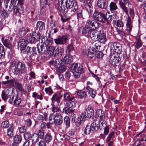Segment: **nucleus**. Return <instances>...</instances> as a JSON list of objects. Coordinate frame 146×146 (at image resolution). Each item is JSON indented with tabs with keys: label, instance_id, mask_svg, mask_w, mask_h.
Returning a JSON list of instances; mask_svg holds the SVG:
<instances>
[{
	"label": "nucleus",
	"instance_id": "obj_36",
	"mask_svg": "<svg viewBox=\"0 0 146 146\" xmlns=\"http://www.w3.org/2000/svg\"><path fill=\"white\" fill-rule=\"evenodd\" d=\"M48 114L46 113H44L43 115H39L37 117L38 119L40 120L41 121H43L44 120L46 121L47 119Z\"/></svg>",
	"mask_w": 146,
	"mask_h": 146
},
{
	"label": "nucleus",
	"instance_id": "obj_50",
	"mask_svg": "<svg viewBox=\"0 0 146 146\" xmlns=\"http://www.w3.org/2000/svg\"><path fill=\"white\" fill-rule=\"evenodd\" d=\"M51 110L52 112H54L53 113H55L61 112L60 111V108L57 106L53 105L51 107Z\"/></svg>",
	"mask_w": 146,
	"mask_h": 146
},
{
	"label": "nucleus",
	"instance_id": "obj_26",
	"mask_svg": "<svg viewBox=\"0 0 146 146\" xmlns=\"http://www.w3.org/2000/svg\"><path fill=\"white\" fill-rule=\"evenodd\" d=\"M96 115L100 117V120L102 121L105 117L104 112L101 109L98 110L96 111Z\"/></svg>",
	"mask_w": 146,
	"mask_h": 146
},
{
	"label": "nucleus",
	"instance_id": "obj_5",
	"mask_svg": "<svg viewBox=\"0 0 146 146\" xmlns=\"http://www.w3.org/2000/svg\"><path fill=\"white\" fill-rule=\"evenodd\" d=\"M71 70L75 77L78 78L80 76L81 73L83 71L84 68L82 65L74 63L71 66Z\"/></svg>",
	"mask_w": 146,
	"mask_h": 146
},
{
	"label": "nucleus",
	"instance_id": "obj_51",
	"mask_svg": "<svg viewBox=\"0 0 146 146\" xmlns=\"http://www.w3.org/2000/svg\"><path fill=\"white\" fill-rule=\"evenodd\" d=\"M31 35L34 37L36 42L38 41L40 39V37L39 35L35 32H33L31 33Z\"/></svg>",
	"mask_w": 146,
	"mask_h": 146
},
{
	"label": "nucleus",
	"instance_id": "obj_60",
	"mask_svg": "<svg viewBox=\"0 0 146 146\" xmlns=\"http://www.w3.org/2000/svg\"><path fill=\"white\" fill-rule=\"evenodd\" d=\"M38 135L39 137L42 139L44 137V133L42 129H40L38 131Z\"/></svg>",
	"mask_w": 146,
	"mask_h": 146
},
{
	"label": "nucleus",
	"instance_id": "obj_24",
	"mask_svg": "<svg viewBox=\"0 0 146 146\" xmlns=\"http://www.w3.org/2000/svg\"><path fill=\"white\" fill-rule=\"evenodd\" d=\"M3 43L4 45L6 47L10 49L12 48V46L10 40L9 39H5L4 40L3 38H2Z\"/></svg>",
	"mask_w": 146,
	"mask_h": 146
},
{
	"label": "nucleus",
	"instance_id": "obj_37",
	"mask_svg": "<svg viewBox=\"0 0 146 146\" xmlns=\"http://www.w3.org/2000/svg\"><path fill=\"white\" fill-rule=\"evenodd\" d=\"M64 97L66 100L70 101L72 100L74 98V97H72L70 93L69 92H64Z\"/></svg>",
	"mask_w": 146,
	"mask_h": 146
},
{
	"label": "nucleus",
	"instance_id": "obj_61",
	"mask_svg": "<svg viewBox=\"0 0 146 146\" xmlns=\"http://www.w3.org/2000/svg\"><path fill=\"white\" fill-rule=\"evenodd\" d=\"M24 138L26 140L29 139L30 140L31 137V134L28 132H25L24 134Z\"/></svg>",
	"mask_w": 146,
	"mask_h": 146
},
{
	"label": "nucleus",
	"instance_id": "obj_40",
	"mask_svg": "<svg viewBox=\"0 0 146 146\" xmlns=\"http://www.w3.org/2000/svg\"><path fill=\"white\" fill-rule=\"evenodd\" d=\"M21 100L19 97L17 96L15 97V98L13 102V105L15 106H18L20 104Z\"/></svg>",
	"mask_w": 146,
	"mask_h": 146
},
{
	"label": "nucleus",
	"instance_id": "obj_10",
	"mask_svg": "<svg viewBox=\"0 0 146 146\" xmlns=\"http://www.w3.org/2000/svg\"><path fill=\"white\" fill-rule=\"evenodd\" d=\"M86 25L94 27L95 29H97L101 27L100 24L92 17L90 18L87 20Z\"/></svg>",
	"mask_w": 146,
	"mask_h": 146
},
{
	"label": "nucleus",
	"instance_id": "obj_2",
	"mask_svg": "<svg viewBox=\"0 0 146 146\" xmlns=\"http://www.w3.org/2000/svg\"><path fill=\"white\" fill-rule=\"evenodd\" d=\"M82 34L88 38L94 39L96 37L97 31L88 25H85L82 29Z\"/></svg>",
	"mask_w": 146,
	"mask_h": 146
},
{
	"label": "nucleus",
	"instance_id": "obj_6",
	"mask_svg": "<svg viewBox=\"0 0 146 146\" xmlns=\"http://www.w3.org/2000/svg\"><path fill=\"white\" fill-rule=\"evenodd\" d=\"M49 120L50 121L53 120L54 123L58 125H61L63 121L61 112H57L51 114L49 117Z\"/></svg>",
	"mask_w": 146,
	"mask_h": 146
},
{
	"label": "nucleus",
	"instance_id": "obj_59",
	"mask_svg": "<svg viewBox=\"0 0 146 146\" xmlns=\"http://www.w3.org/2000/svg\"><path fill=\"white\" fill-rule=\"evenodd\" d=\"M116 26L118 27H119L120 29H122L123 26V24L122 22L119 20H118L116 22Z\"/></svg>",
	"mask_w": 146,
	"mask_h": 146
},
{
	"label": "nucleus",
	"instance_id": "obj_63",
	"mask_svg": "<svg viewBox=\"0 0 146 146\" xmlns=\"http://www.w3.org/2000/svg\"><path fill=\"white\" fill-rule=\"evenodd\" d=\"M9 126V122L7 121L3 122L1 124V127L3 128H7Z\"/></svg>",
	"mask_w": 146,
	"mask_h": 146
},
{
	"label": "nucleus",
	"instance_id": "obj_55",
	"mask_svg": "<svg viewBox=\"0 0 146 146\" xmlns=\"http://www.w3.org/2000/svg\"><path fill=\"white\" fill-rule=\"evenodd\" d=\"M90 126L88 125H86L84 129V133L86 135L89 134L90 132L91 129Z\"/></svg>",
	"mask_w": 146,
	"mask_h": 146
},
{
	"label": "nucleus",
	"instance_id": "obj_53",
	"mask_svg": "<svg viewBox=\"0 0 146 146\" xmlns=\"http://www.w3.org/2000/svg\"><path fill=\"white\" fill-rule=\"evenodd\" d=\"M60 97L58 96L56 94H54L51 98L52 101H55L57 102H60Z\"/></svg>",
	"mask_w": 146,
	"mask_h": 146
},
{
	"label": "nucleus",
	"instance_id": "obj_29",
	"mask_svg": "<svg viewBox=\"0 0 146 146\" xmlns=\"http://www.w3.org/2000/svg\"><path fill=\"white\" fill-rule=\"evenodd\" d=\"M109 7L110 10L112 13L114 12L118 9V7L116 3L114 2H112L110 3Z\"/></svg>",
	"mask_w": 146,
	"mask_h": 146
},
{
	"label": "nucleus",
	"instance_id": "obj_9",
	"mask_svg": "<svg viewBox=\"0 0 146 146\" xmlns=\"http://www.w3.org/2000/svg\"><path fill=\"white\" fill-rule=\"evenodd\" d=\"M14 3V12L19 15L23 12L21 5L23 3V0H16Z\"/></svg>",
	"mask_w": 146,
	"mask_h": 146
},
{
	"label": "nucleus",
	"instance_id": "obj_19",
	"mask_svg": "<svg viewBox=\"0 0 146 146\" xmlns=\"http://www.w3.org/2000/svg\"><path fill=\"white\" fill-rule=\"evenodd\" d=\"M85 8L89 14H91L93 12V7L90 0H86L85 4Z\"/></svg>",
	"mask_w": 146,
	"mask_h": 146
},
{
	"label": "nucleus",
	"instance_id": "obj_39",
	"mask_svg": "<svg viewBox=\"0 0 146 146\" xmlns=\"http://www.w3.org/2000/svg\"><path fill=\"white\" fill-rule=\"evenodd\" d=\"M52 139V137L50 133H47L45 137V140L48 143L50 142Z\"/></svg>",
	"mask_w": 146,
	"mask_h": 146
},
{
	"label": "nucleus",
	"instance_id": "obj_38",
	"mask_svg": "<svg viewBox=\"0 0 146 146\" xmlns=\"http://www.w3.org/2000/svg\"><path fill=\"white\" fill-rule=\"evenodd\" d=\"M82 10L81 9L78 10L76 13L77 18L78 20H81L83 19H84L82 14Z\"/></svg>",
	"mask_w": 146,
	"mask_h": 146
},
{
	"label": "nucleus",
	"instance_id": "obj_64",
	"mask_svg": "<svg viewBox=\"0 0 146 146\" xmlns=\"http://www.w3.org/2000/svg\"><path fill=\"white\" fill-rule=\"evenodd\" d=\"M95 55L98 58H101L104 55V54L102 52L96 51V52Z\"/></svg>",
	"mask_w": 146,
	"mask_h": 146
},
{
	"label": "nucleus",
	"instance_id": "obj_34",
	"mask_svg": "<svg viewBox=\"0 0 146 146\" xmlns=\"http://www.w3.org/2000/svg\"><path fill=\"white\" fill-rule=\"evenodd\" d=\"M77 94L78 97L80 98H85L87 96L85 91H82L81 90H78L77 91Z\"/></svg>",
	"mask_w": 146,
	"mask_h": 146
},
{
	"label": "nucleus",
	"instance_id": "obj_13",
	"mask_svg": "<svg viewBox=\"0 0 146 146\" xmlns=\"http://www.w3.org/2000/svg\"><path fill=\"white\" fill-rule=\"evenodd\" d=\"M96 33V36L98 38V40L101 43H105L107 40V38L106 34L104 31L100 30Z\"/></svg>",
	"mask_w": 146,
	"mask_h": 146
},
{
	"label": "nucleus",
	"instance_id": "obj_14",
	"mask_svg": "<svg viewBox=\"0 0 146 146\" xmlns=\"http://www.w3.org/2000/svg\"><path fill=\"white\" fill-rule=\"evenodd\" d=\"M121 59L114 55L110 56V62L111 64L115 66H117L120 64Z\"/></svg>",
	"mask_w": 146,
	"mask_h": 146
},
{
	"label": "nucleus",
	"instance_id": "obj_28",
	"mask_svg": "<svg viewBox=\"0 0 146 146\" xmlns=\"http://www.w3.org/2000/svg\"><path fill=\"white\" fill-rule=\"evenodd\" d=\"M10 95H9L8 91H3L1 94V97L2 99L4 101H6L8 98H9Z\"/></svg>",
	"mask_w": 146,
	"mask_h": 146
},
{
	"label": "nucleus",
	"instance_id": "obj_25",
	"mask_svg": "<svg viewBox=\"0 0 146 146\" xmlns=\"http://www.w3.org/2000/svg\"><path fill=\"white\" fill-rule=\"evenodd\" d=\"M36 28L39 31L43 30L45 28V24L42 21H38L36 24Z\"/></svg>",
	"mask_w": 146,
	"mask_h": 146
},
{
	"label": "nucleus",
	"instance_id": "obj_32",
	"mask_svg": "<svg viewBox=\"0 0 146 146\" xmlns=\"http://www.w3.org/2000/svg\"><path fill=\"white\" fill-rule=\"evenodd\" d=\"M109 13H106V15L104 14V22L105 23L106 22V24L107 25H110L109 22L111 21H112L111 16V15H109Z\"/></svg>",
	"mask_w": 146,
	"mask_h": 146
},
{
	"label": "nucleus",
	"instance_id": "obj_31",
	"mask_svg": "<svg viewBox=\"0 0 146 146\" xmlns=\"http://www.w3.org/2000/svg\"><path fill=\"white\" fill-rule=\"evenodd\" d=\"M72 60V57L70 55H66L63 60V62L66 64H69L71 62Z\"/></svg>",
	"mask_w": 146,
	"mask_h": 146
},
{
	"label": "nucleus",
	"instance_id": "obj_11",
	"mask_svg": "<svg viewBox=\"0 0 146 146\" xmlns=\"http://www.w3.org/2000/svg\"><path fill=\"white\" fill-rule=\"evenodd\" d=\"M94 18L97 21L102 23H105L104 22V14L101 12H98L95 10L93 14Z\"/></svg>",
	"mask_w": 146,
	"mask_h": 146
},
{
	"label": "nucleus",
	"instance_id": "obj_23",
	"mask_svg": "<svg viewBox=\"0 0 146 146\" xmlns=\"http://www.w3.org/2000/svg\"><path fill=\"white\" fill-rule=\"evenodd\" d=\"M84 112L85 114L86 113V115L88 117L90 118L94 114V110L91 107L88 106L87 110H85Z\"/></svg>",
	"mask_w": 146,
	"mask_h": 146
},
{
	"label": "nucleus",
	"instance_id": "obj_1",
	"mask_svg": "<svg viewBox=\"0 0 146 146\" xmlns=\"http://www.w3.org/2000/svg\"><path fill=\"white\" fill-rule=\"evenodd\" d=\"M76 2L74 0H58V9L60 11H63L66 8H72Z\"/></svg>",
	"mask_w": 146,
	"mask_h": 146
},
{
	"label": "nucleus",
	"instance_id": "obj_3",
	"mask_svg": "<svg viewBox=\"0 0 146 146\" xmlns=\"http://www.w3.org/2000/svg\"><path fill=\"white\" fill-rule=\"evenodd\" d=\"M12 65H14L15 68L14 70V73L15 75H19L20 74L25 73L27 71V68L25 64L21 62L13 61L11 62Z\"/></svg>",
	"mask_w": 146,
	"mask_h": 146
},
{
	"label": "nucleus",
	"instance_id": "obj_17",
	"mask_svg": "<svg viewBox=\"0 0 146 146\" xmlns=\"http://www.w3.org/2000/svg\"><path fill=\"white\" fill-rule=\"evenodd\" d=\"M108 0H98L97 4L98 7L102 9H106L108 6Z\"/></svg>",
	"mask_w": 146,
	"mask_h": 146
},
{
	"label": "nucleus",
	"instance_id": "obj_56",
	"mask_svg": "<svg viewBox=\"0 0 146 146\" xmlns=\"http://www.w3.org/2000/svg\"><path fill=\"white\" fill-rule=\"evenodd\" d=\"M26 39L28 42H29L32 43H34L36 42L34 37L31 36H31H27L26 37Z\"/></svg>",
	"mask_w": 146,
	"mask_h": 146
},
{
	"label": "nucleus",
	"instance_id": "obj_33",
	"mask_svg": "<svg viewBox=\"0 0 146 146\" xmlns=\"http://www.w3.org/2000/svg\"><path fill=\"white\" fill-rule=\"evenodd\" d=\"M96 50L95 49V48H90L89 49L88 52V56L89 57L92 58L96 54Z\"/></svg>",
	"mask_w": 146,
	"mask_h": 146
},
{
	"label": "nucleus",
	"instance_id": "obj_44",
	"mask_svg": "<svg viewBox=\"0 0 146 146\" xmlns=\"http://www.w3.org/2000/svg\"><path fill=\"white\" fill-rule=\"evenodd\" d=\"M72 8V9H71L70 11V13L71 15H74L75 12H77V11H78V10L80 9L78 8L77 3H75L73 6Z\"/></svg>",
	"mask_w": 146,
	"mask_h": 146
},
{
	"label": "nucleus",
	"instance_id": "obj_52",
	"mask_svg": "<svg viewBox=\"0 0 146 146\" xmlns=\"http://www.w3.org/2000/svg\"><path fill=\"white\" fill-rule=\"evenodd\" d=\"M91 130L93 131H96L98 129V127L96 125V124L94 122L92 123L90 126Z\"/></svg>",
	"mask_w": 146,
	"mask_h": 146
},
{
	"label": "nucleus",
	"instance_id": "obj_43",
	"mask_svg": "<svg viewBox=\"0 0 146 146\" xmlns=\"http://www.w3.org/2000/svg\"><path fill=\"white\" fill-rule=\"evenodd\" d=\"M22 137L20 135H16L14 137V142L15 143H19L22 140Z\"/></svg>",
	"mask_w": 146,
	"mask_h": 146
},
{
	"label": "nucleus",
	"instance_id": "obj_30",
	"mask_svg": "<svg viewBox=\"0 0 146 146\" xmlns=\"http://www.w3.org/2000/svg\"><path fill=\"white\" fill-rule=\"evenodd\" d=\"M15 0H11L10 3L8 7H7L8 6V5H5V7L7 8L8 11H9L11 12L12 11L13 9L14 10V1Z\"/></svg>",
	"mask_w": 146,
	"mask_h": 146
},
{
	"label": "nucleus",
	"instance_id": "obj_45",
	"mask_svg": "<svg viewBox=\"0 0 146 146\" xmlns=\"http://www.w3.org/2000/svg\"><path fill=\"white\" fill-rule=\"evenodd\" d=\"M25 27H22L19 30V34L21 37L23 36L27 33V31Z\"/></svg>",
	"mask_w": 146,
	"mask_h": 146
},
{
	"label": "nucleus",
	"instance_id": "obj_20",
	"mask_svg": "<svg viewBox=\"0 0 146 146\" xmlns=\"http://www.w3.org/2000/svg\"><path fill=\"white\" fill-rule=\"evenodd\" d=\"M116 1H119V5L120 7L123 11L125 13L127 14L128 13V10L127 7L125 6V5H128V3H126L125 4L124 2L123 1V0H115Z\"/></svg>",
	"mask_w": 146,
	"mask_h": 146
},
{
	"label": "nucleus",
	"instance_id": "obj_27",
	"mask_svg": "<svg viewBox=\"0 0 146 146\" xmlns=\"http://www.w3.org/2000/svg\"><path fill=\"white\" fill-rule=\"evenodd\" d=\"M69 107H65L63 108V113H65L66 114H69V115H73V117H74V116L75 115L74 113V110H71L68 108Z\"/></svg>",
	"mask_w": 146,
	"mask_h": 146
},
{
	"label": "nucleus",
	"instance_id": "obj_46",
	"mask_svg": "<svg viewBox=\"0 0 146 146\" xmlns=\"http://www.w3.org/2000/svg\"><path fill=\"white\" fill-rule=\"evenodd\" d=\"M64 123L66 125V128H68L70 125V120L69 117L68 116H66L64 118Z\"/></svg>",
	"mask_w": 146,
	"mask_h": 146
},
{
	"label": "nucleus",
	"instance_id": "obj_47",
	"mask_svg": "<svg viewBox=\"0 0 146 146\" xmlns=\"http://www.w3.org/2000/svg\"><path fill=\"white\" fill-rule=\"evenodd\" d=\"M5 55V52L4 46L1 44H0V58H3Z\"/></svg>",
	"mask_w": 146,
	"mask_h": 146
},
{
	"label": "nucleus",
	"instance_id": "obj_57",
	"mask_svg": "<svg viewBox=\"0 0 146 146\" xmlns=\"http://www.w3.org/2000/svg\"><path fill=\"white\" fill-rule=\"evenodd\" d=\"M101 43L99 40H97L94 42L93 43V44L94 45V47H95L96 49H98L100 47Z\"/></svg>",
	"mask_w": 146,
	"mask_h": 146
},
{
	"label": "nucleus",
	"instance_id": "obj_4",
	"mask_svg": "<svg viewBox=\"0 0 146 146\" xmlns=\"http://www.w3.org/2000/svg\"><path fill=\"white\" fill-rule=\"evenodd\" d=\"M46 52L48 55L54 56L58 55L61 57L64 53V49L61 47L57 48L54 50L55 48L52 46H49L46 48Z\"/></svg>",
	"mask_w": 146,
	"mask_h": 146
},
{
	"label": "nucleus",
	"instance_id": "obj_16",
	"mask_svg": "<svg viewBox=\"0 0 146 146\" xmlns=\"http://www.w3.org/2000/svg\"><path fill=\"white\" fill-rule=\"evenodd\" d=\"M132 20V19L129 16H128L126 19V30L128 34L130 33L132 30L133 26Z\"/></svg>",
	"mask_w": 146,
	"mask_h": 146
},
{
	"label": "nucleus",
	"instance_id": "obj_41",
	"mask_svg": "<svg viewBox=\"0 0 146 146\" xmlns=\"http://www.w3.org/2000/svg\"><path fill=\"white\" fill-rule=\"evenodd\" d=\"M39 137L36 134H33L31 136L30 140L33 143H35L38 141Z\"/></svg>",
	"mask_w": 146,
	"mask_h": 146
},
{
	"label": "nucleus",
	"instance_id": "obj_49",
	"mask_svg": "<svg viewBox=\"0 0 146 146\" xmlns=\"http://www.w3.org/2000/svg\"><path fill=\"white\" fill-rule=\"evenodd\" d=\"M66 105L68 107L73 108L76 106V103L74 101H69L66 103Z\"/></svg>",
	"mask_w": 146,
	"mask_h": 146
},
{
	"label": "nucleus",
	"instance_id": "obj_54",
	"mask_svg": "<svg viewBox=\"0 0 146 146\" xmlns=\"http://www.w3.org/2000/svg\"><path fill=\"white\" fill-rule=\"evenodd\" d=\"M114 133L113 131L110 132L109 134L108 135L106 139V142L108 143L110 141L111 138L113 136Z\"/></svg>",
	"mask_w": 146,
	"mask_h": 146
},
{
	"label": "nucleus",
	"instance_id": "obj_8",
	"mask_svg": "<svg viewBox=\"0 0 146 146\" xmlns=\"http://www.w3.org/2000/svg\"><path fill=\"white\" fill-rule=\"evenodd\" d=\"M53 43L52 40L46 38L44 43L41 42L38 43V45L40 46L39 48L41 50V52L43 54L45 53L47 47H48L49 46H52L51 45Z\"/></svg>",
	"mask_w": 146,
	"mask_h": 146
},
{
	"label": "nucleus",
	"instance_id": "obj_35",
	"mask_svg": "<svg viewBox=\"0 0 146 146\" xmlns=\"http://www.w3.org/2000/svg\"><path fill=\"white\" fill-rule=\"evenodd\" d=\"M62 64L61 60L59 59H56L53 60L52 62V64L57 68L60 67Z\"/></svg>",
	"mask_w": 146,
	"mask_h": 146
},
{
	"label": "nucleus",
	"instance_id": "obj_18",
	"mask_svg": "<svg viewBox=\"0 0 146 146\" xmlns=\"http://www.w3.org/2000/svg\"><path fill=\"white\" fill-rule=\"evenodd\" d=\"M27 43V41L24 39H21L19 41L18 46L20 47V50L21 52H25Z\"/></svg>",
	"mask_w": 146,
	"mask_h": 146
},
{
	"label": "nucleus",
	"instance_id": "obj_12",
	"mask_svg": "<svg viewBox=\"0 0 146 146\" xmlns=\"http://www.w3.org/2000/svg\"><path fill=\"white\" fill-rule=\"evenodd\" d=\"M111 50L116 52L117 54H120L122 50V47L121 44L118 42H114L111 44Z\"/></svg>",
	"mask_w": 146,
	"mask_h": 146
},
{
	"label": "nucleus",
	"instance_id": "obj_7",
	"mask_svg": "<svg viewBox=\"0 0 146 146\" xmlns=\"http://www.w3.org/2000/svg\"><path fill=\"white\" fill-rule=\"evenodd\" d=\"M39 48L40 46L38 45V44L37 45V47H34L32 48L31 47L28 46L27 48L26 49L27 54L30 57H32L36 55H41L43 53L40 52L41 50Z\"/></svg>",
	"mask_w": 146,
	"mask_h": 146
},
{
	"label": "nucleus",
	"instance_id": "obj_58",
	"mask_svg": "<svg viewBox=\"0 0 146 146\" xmlns=\"http://www.w3.org/2000/svg\"><path fill=\"white\" fill-rule=\"evenodd\" d=\"M66 67L64 66L63 64L60 65V67L58 68V70L60 72H64L66 70Z\"/></svg>",
	"mask_w": 146,
	"mask_h": 146
},
{
	"label": "nucleus",
	"instance_id": "obj_15",
	"mask_svg": "<svg viewBox=\"0 0 146 146\" xmlns=\"http://www.w3.org/2000/svg\"><path fill=\"white\" fill-rule=\"evenodd\" d=\"M67 40V37L66 35H63L59 37L58 38L54 39L55 43L58 44H64Z\"/></svg>",
	"mask_w": 146,
	"mask_h": 146
},
{
	"label": "nucleus",
	"instance_id": "obj_22",
	"mask_svg": "<svg viewBox=\"0 0 146 146\" xmlns=\"http://www.w3.org/2000/svg\"><path fill=\"white\" fill-rule=\"evenodd\" d=\"M86 116L83 113H82L79 117V120L77 121L76 119H75L74 121L76 123L75 125L77 126H79L81 124V121H84L86 118Z\"/></svg>",
	"mask_w": 146,
	"mask_h": 146
},
{
	"label": "nucleus",
	"instance_id": "obj_21",
	"mask_svg": "<svg viewBox=\"0 0 146 146\" xmlns=\"http://www.w3.org/2000/svg\"><path fill=\"white\" fill-rule=\"evenodd\" d=\"M83 90L88 92L92 98H94L95 96V92L94 91V90L90 88L89 86H87L86 87H84Z\"/></svg>",
	"mask_w": 146,
	"mask_h": 146
},
{
	"label": "nucleus",
	"instance_id": "obj_48",
	"mask_svg": "<svg viewBox=\"0 0 146 146\" xmlns=\"http://www.w3.org/2000/svg\"><path fill=\"white\" fill-rule=\"evenodd\" d=\"M14 128L13 126H11L8 129L7 135L9 137H11L13 135Z\"/></svg>",
	"mask_w": 146,
	"mask_h": 146
},
{
	"label": "nucleus",
	"instance_id": "obj_62",
	"mask_svg": "<svg viewBox=\"0 0 146 146\" xmlns=\"http://www.w3.org/2000/svg\"><path fill=\"white\" fill-rule=\"evenodd\" d=\"M1 14L4 18L7 17L9 15V13L7 12L4 9L1 11Z\"/></svg>",
	"mask_w": 146,
	"mask_h": 146
},
{
	"label": "nucleus",
	"instance_id": "obj_42",
	"mask_svg": "<svg viewBox=\"0 0 146 146\" xmlns=\"http://www.w3.org/2000/svg\"><path fill=\"white\" fill-rule=\"evenodd\" d=\"M3 85H7L9 87L13 86L14 84V82L13 79H11L7 80L5 81H2Z\"/></svg>",
	"mask_w": 146,
	"mask_h": 146
}]
</instances>
